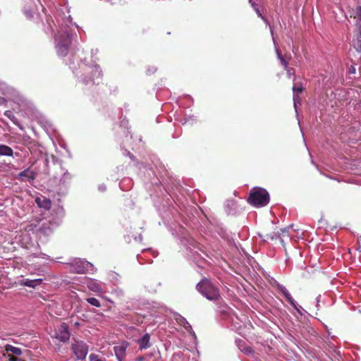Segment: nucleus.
Instances as JSON below:
<instances>
[{"label":"nucleus","mask_w":361,"mask_h":361,"mask_svg":"<svg viewBox=\"0 0 361 361\" xmlns=\"http://www.w3.org/2000/svg\"><path fill=\"white\" fill-rule=\"evenodd\" d=\"M59 24L57 33L55 35V49L59 56H65L67 55L69 47L71 44V37L70 33V25L72 24L71 16L64 20L63 23Z\"/></svg>","instance_id":"f257e3e1"},{"label":"nucleus","mask_w":361,"mask_h":361,"mask_svg":"<svg viewBox=\"0 0 361 361\" xmlns=\"http://www.w3.org/2000/svg\"><path fill=\"white\" fill-rule=\"evenodd\" d=\"M79 69L73 71L74 74L85 84H99L102 79V71L97 65H87L82 62Z\"/></svg>","instance_id":"f03ea898"},{"label":"nucleus","mask_w":361,"mask_h":361,"mask_svg":"<svg viewBox=\"0 0 361 361\" xmlns=\"http://www.w3.org/2000/svg\"><path fill=\"white\" fill-rule=\"evenodd\" d=\"M197 289L209 300H216L220 297L219 289L206 279L197 283Z\"/></svg>","instance_id":"7ed1b4c3"},{"label":"nucleus","mask_w":361,"mask_h":361,"mask_svg":"<svg viewBox=\"0 0 361 361\" xmlns=\"http://www.w3.org/2000/svg\"><path fill=\"white\" fill-rule=\"evenodd\" d=\"M248 201L256 207H264L269 203V195L266 190L256 188L251 191Z\"/></svg>","instance_id":"20e7f679"},{"label":"nucleus","mask_w":361,"mask_h":361,"mask_svg":"<svg viewBox=\"0 0 361 361\" xmlns=\"http://www.w3.org/2000/svg\"><path fill=\"white\" fill-rule=\"evenodd\" d=\"M93 269V265L84 259H75L70 263V271L73 273L82 274L87 271H92Z\"/></svg>","instance_id":"39448f33"},{"label":"nucleus","mask_w":361,"mask_h":361,"mask_svg":"<svg viewBox=\"0 0 361 361\" xmlns=\"http://www.w3.org/2000/svg\"><path fill=\"white\" fill-rule=\"evenodd\" d=\"M72 349L75 355L79 360H82L85 358L88 353L87 345L82 341H77L75 343L73 344Z\"/></svg>","instance_id":"423d86ee"},{"label":"nucleus","mask_w":361,"mask_h":361,"mask_svg":"<svg viewBox=\"0 0 361 361\" xmlns=\"http://www.w3.org/2000/svg\"><path fill=\"white\" fill-rule=\"evenodd\" d=\"M55 336L61 341H67L70 337L68 326L64 323L61 324L56 330Z\"/></svg>","instance_id":"0eeeda50"},{"label":"nucleus","mask_w":361,"mask_h":361,"mask_svg":"<svg viewBox=\"0 0 361 361\" xmlns=\"http://www.w3.org/2000/svg\"><path fill=\"white\" fill-rule=\"evenodd\" d=\"M128 347L127 342H123L114 347V351L118 361H123L126 357V351Z\"/></svg>","instance_id":"6e6552de"},{"label":"nucleus","mask_w":361,"mask_h":361,"mask_svg":"<svg viewBox=\"0 0 361 361\" xmlns=\"http://www.w3.org/2000/svg\"><path fill=\"white\" fill-rule=\"evenodd\" d=\"M87 286L90 290L97 293L98 295L104 293L102 283L97 280L91 279H88L87 281Z\"/></svg>","instance_id":"1a4fd4ad"},{"label":"nucleus","mask_w":361,"mask_h":361,"mask_svg":"<svg viewBox=\"0 0 361 361\" xmlns=\"http://www.w3.org/2000/svg\"><path fill=\"white\" fill-rule=\"evenodd\" d=\"M43 281L42 279H21L18 281L20 286H27L29 288H35L37 286L40 285Z\"/></svg>","instance_id":"9d476101"},{"label":"nucleus","mask_w":361,"mask_h":361,"mask_svg":"<svg viewBox=\"0 0 361 361\" xmlns=\"http://www.w3.org/2000/svg\"><path fill=\"white\" fill-rule=\"evenodd\" d=\"M269 28H270V31H271V37H272V40H273V42H274V47H275V51H276V53L277 54V57L278 59L280 60L281 64L284 67V69L286 70V68H289L288 66V63L286 61V60L283 58L282 55L281 54L278 47H277V43H276V37L274 35V31L271 28V27L269 25Z\"/></svg>","instance_id":"9b49d317"},{"label":"nucleus","mask_w":361,"mask_h":361,"mask_svg":"<svg viewBox=\"0 0 361 361\" xmlns=\"http://www.w3.org/2000/svg\"><path fill=\"white\" fill-rule=\"evenodd\" d=\"M54 226L50 222L47 224H42L37 230L39 235L49 236L53 233Z\"/></svg>","instance_id":"f8f14e48"},{"label":"nucleus","mask_w":361,"mask_h":361,"mask_svg":"<svg viewBox=\"0 0 361 361\" xmlns=\"http://www.w3.org/2000/svg\"><path fill=\"white\" fill-rule=\"evenodd\" d=\"M303 90V87L302 85H297L296 84H295L293 87V102H294V107H295V111L296 113L298 112L297 111V104H300V101H299V97L298 94H295V92H302Z\"/></svg>","instance_id":"ddd939ff"},{"label":"nucleus","mask_w":361,"mask_h":361,"mask_svg":"<svg viewBox=\"0 0 361 361\" xmlns=\"http://www.w3.org/2000/svg\"><path fill=\"white\" fill-rule=\"evenodd\" d=\"M5 351L8 355H11L18 356L22 354V350L20 348H17L9 344L5 345Z\"/></svg>","instance_id":"4468645a"},{"label":"nucleus","mask_w":361,"mask_h":361,"mask_svg":"<svg viewBox=\"0 0 361 361\" xmlns=\"http://www.w3.org/2000/svg\"><path fill=\"white\" fill-rule=\"evenodd\" d=\"M137 343L140 349H147L150 346L149 335L145 334L141 338L137 340Z\"/></svg>","instance_id":"2eb2a0df"},{"label":"nucleus","mask_w":361,"mask_h":361,"mask_svg":"<svg viewBox=\"0 0 361 361\" xmlns=\"http://www.w3.org/2000/svg\"><path fill=\"white\" fill-rule=\"evenodd\" d=\"M35 202L39 207L44 208L45 209H49L51 208V202L47 198L44 197L43 199H41L37 197L36 198Z\"/></svg>","instance_id":"dca6fc26"},{"label":"nucleus","mask_w":361,"mask_h":361,"mask_svg":"<svg viewBox=\"0 0 361 361\" xmlns=\"http://www.w3.org/2000/svg\"><path fill=\"white\" fill-rule=\"evenodd\" d=\"M19 176L28 180H32L35 178V173L29 169L20 172Z\"/></svg>","instance_id":"f3484780"},{"label":"nucleus","mask_w":361,"mask_h":361,"mask_svg":"<svg viewBox=\"0 0 361 361\" xmlns=\"http://www.w3.org/2000/svg\"><path fill=\"white\" fill-rule=\"evenodd\" d=\"M13 154V149L5 145H0V155L1 156H8L12 157Z\"/></svg>","instance_id":"a211bd4d"},{"label":"nucleus","mask_w":361,"mask_h":361,"mask_svg":"<svg viewBox=\"0 0 361 361\" xmlns=\"http://www.w3.org/2000/svg\"><path fill=\"white\" fill-rule=\"evenodd\" d=\"M228 319L231 322V325L233 326L234 329H235V330L240 329V328L241 327V325L240 323V319L236 315H235V314L229 315V317Z\"/></svg>","instance_id":"6ab92c4d"},{"label":"nucleus","mask_w":361,"mask_h":361,"mask_svg":"<svg viewBox=\"0 0 361 361\" xmlns=\"http://www.w3.org/2000/svg\"><path fill=\"white\" fill-rule=\"evenodd\" d=\"M354 48L358 51L361 52V32L360 31L356 37L353 41Z\"/></svg>","instance_id":"aec40b11"},{"label":"nucleus","mask_w":361,"mask_h":361,"mask_svg":"<svg viewBox=\"0 0 361 361\" xmlns=\"http://www.w3.org/2000/svg\"><path fill=\"white\" fill-rule=\"evenodd\" d=\"M283 296L286 298L288 302H290V304L294 307V309L296 310L298 312H300V307L298 306L296 302L292 298L288 290L283 294Z\"/></svg>","instance_id":"412c9836"},{"label":"nucleus","mask_w":361,"mask_h":361,"mask_svg":"<svg viewBox=\"0 0 361 361\" xmlns=\"http://www.w3.org/2000/svg\"><path fill=\"white\" fill-rule=\"evenodd\" d=\"M250 4H251L252 7L255 11L256 13L259 17H260L267 24H268V22L267 19L262 15V13L259 11V8L257 7V4L254 1V0H249Z\"/></svg>","instance_id":"4be33fe9"},{"label":"nucleus","mask_w":361,"mask_h":361,"mask_svg":"<svg viewBox=\"0 0 361 361\" xmlns=\"http://www.w3.org/2000/svg\"><path fill=\"white\" fill-rule=\"evenodd\" d=\"M87 302L97 307H99L101 306L100 302L95 298H87Z\"/></svg>","instance_id":"5701e85b"},{"label":"nucleus","mask_w":361,"mask_h":361,"mask_svg":"<svg viewBox=\"0 0 361 361\" xmlns=\"http://www.w3.org/2000/svg\"><path fill=\"white\" fill-rule=\"evenodd\" d=\"M186 249L190 252V253H188L190 257H192L194 259H197L196 255H198L197 250H194L192 248V247H190L189 245L187 246Z\"/></svg>","instance_id":"b1692460"},{"label":"nucleus","mask_w":361,"mask_h":361,"mask_svg":"<svg viewBox=\"0 0 361 361\" xmlns=\"http://www.w3.org/2000/svg\"><path fill=\"white\" fill-rule=\"evenodd\" d=\"M90 361H105V359H102L99 357V355L95 354H90L89 356Z\"/></svg>","instance_id":"393cba45"},{"label":"nucleus","mask_w":361,"mask_h":361,"mask_svg":"<svg viewBox=\"0 0 361 361\" xmlns=\"http://www.w3.org/2000/svg\"><path fill=\"white\" fill-rule=\"evenodd\" d=\"M186 330L190 332L192 336H195V332L192 331L191 325L187 322V320H184V324L183 326Z\"/></svg>","instance_id":"a878e982"},{"label":"nucleus","mask_w":361,"mask_h":361,"mask_svg":"<svg viewBox=\"0 0 361 361\" xmlns=\"http://www.w3.org/2000/svg\"><path fill=\"white\" fill-rule=\"evenodd\" d=\"M4 115L13 122L16 119L13 114L10 111H5Z\"/></svg>","instance_id":"bb28decb"},{"label":"nucleus","mask_w":361,"mask_h":361,"mask_svg":"<svg viewBox=\"0 0 361 361\" xmlns=\"http://www.w3.org/2000/svg\"><path fill=\"white\" fill-rule=\"evenodd\" d=\"M276 287L278 288V290L283 295L286 292L288 291V290L286 289V288L285 286H283V285L277 283H276Z\"/></svg>","instance_id":"cd10ccee"},{"label":"nucleus","mask_w":361,"mask_h":361,"mask_svg":"<svg viewBox=\"0 0 361 361\" xmlns=\"http://www.w3.org/2000/svg\"><path fill=\"white\" fill-rule=\"evenodd\" d=\"M8 361H23L21 358H19V357H18L16 356H14V355H8Z\"/></svg>","instance_id":"c85d7f7f"},{"label":"nucleus","mask_w":361,"mask_h":361,"mask_svg":"<svg viewBox=\"0 0 361 361\" xmlns=\"http://www.w3.org/2000/svg\"><path fill=\"white\" fill-rule=\"evenodd\" d=\"M356 16L360 20H361V6H359L357 8Z\"/></svg>","instance_id":"c756f323"},{"label":"nucleus","mask_w":361,"mask_h":361,"mask_svg":"<svg viewBox=\"0 0 361 361\" xmlns=\"http://www.w3.org/2000/svg\"><path fill=\"white\" fill-rule=\"evenodd\" d=\"M287 75L290 78L294 74V70L292 68H288L286 69Z\"/></svg>","instance_id":"7c9ffc66"},{"label":"nucleus","mask_w":361,"mask_h":361,"mask_svg":"<svg viewBox=\"0 0 361 361\" xmlns=\"http://www.w3.org/2000/svg\"><path fill=\"white\" fill-rule=\"evenodd\" d=\"M35 257H41L42 259H49V257L48 255H47L46 254H44V253H40L39 255H35Z\"/></svg>","instance_id":"2f4dec72"},{"label":"nucleus","mask_w":361,"mask_h":361,"mask_svg":"<svg viewBox=\"0 0 361 361\" xmlns=\"http://www.w3.org/2000/svg\"><path fill=\"white\" fill-rule=\"evenodd\" d=\"M106 185L104 184H101L99 185L98 189L101 192H104L106 190Z\"/></svg>","instance_id":"473e14b6"},{"label":"nucleus","mask_w":361,"mask_h":361,"mask_svg":"<svg viewBox=\"0 0 361 361\" xmlns=\"http://www.w3.org/2000/svg\"><path fill=\"white\" fill-rule=\"evenodd\" d=\"M156 71V68L154 67H152V69L148 68L147 71V74L153 73Z\"/></svg>","instance_id":"72a5a7b5"},{"label":"nucleus","mask_w":361,"mask_h":361,"mask_svg":"<svg viewBox=\"0 0 361 361\" xmlns=\"http://www.w3.org/2000/svg\"><path fill=\"white\" fill-rule=\"evenodd\" d=\"M25 14L26 15V16L27 18H32V12H30V11H25Z\"/></svg>","instance_id":"f704fd0d"},{"label":"nucleus","mask_w":361,"mask_h":361,"mask_svg":"<svg viewBox=\"0 0 361 361\" xmlns=\"http://www.w3.org/2000/svg\"><path fill=\"white\" fill-rule=\"evenodd\" d=\"M184 320H186L185 318L180 317V319H179V324L182 326H183L184 324Z\"/></svg>","instance_id":"c9c22d12"},{"label":"nucleus","mask_w":361,"mask_h":361,"mask_svg":"<svg viewBox=\"0 0 361 361\" xmlns=\"http://www.w3.org/2000/svg\"><path fill=\"white\" fill-rule=\"evenodd\" d=\"M245 353H251L252 352V349L250 348V347H247L245 349Z\"/></svg>","instance_id":"e433bc0d"},{"label":"nucleus","mask_w":361,"mask_h":361,"mask_svg":"<svg viewBox=\"0 0 361 361\" xmlns=\"http://www.w3.org/2000/svg\"><path fill=\"white\" fill-rule=\"evenodd\" d=\"M190 245L193 247V248H195L196 247V242L194 241L193 240H191L190 242Z\"/></svg>","instance_id":"4c0bfd02"},{"label":"nucleus","mask_w":361,"mask_h":361,"mask_svg":"<svg viewBox=\"0 0 361 361\" xmlns=\"http://www.w3.org/2000/svg\"><path fill=\"white\" fill-rule=\"evenodd\" d=\"M359 247H357V250H359L360 252H361V238L359 239Z\"/></svg>","instance_id":"58836bf2"},{"label":"nucleus","mask_w":361,"mask_h":361,"mask_svg":"<svg viewBox=\"0 0 361 361\" xmlns=\"http://www.w3.org/2000/svg\"><path fill=\"white\" fill-rule=\"evenodd\" d=\"M320 298H321V295H319L317 297V298H316V300H317V304L319 302Z\"/></svg>","instance_id":"ea45409f"},{"label":"nucleus","mask_w":361,"mask_h":361,"mask_svg":"<svg viewBox=\"0 0 361 361\" xmlns=\"http://www.w3.org/2000/svg\"><path fill=\"white\" fill-rule=\"evenodd\" d=\"M126 154L129 155V156H130V157L132 159H133L134 157H133V155H132V154H130V152H127V151H126Z\"/></svg>","instance_id":"a19ab883"},{"label":"nucleus","mask_w":361,"mask_h":361,"mask_svg":"<svg viewBox=\"0 0 361 361\" xmlns=\"http://www.w3.org/2000/svg\"><path fill=\"white\" fill-rule=\"evenodd\" d=\"M288 228H284V229H281V233H286V231H288Z\"/></svg>","instance_id":"79ce46f5"},{"label":"nucleus","mask_w":361,"mask_h":361,"mask_svg":"<svg viewBox=\"0 0 361 361\" xmlns=\"http://www.w3.org/2000/svg\"><path fill=\"white\" fill-rule=\"evenodd\" d=\"M351 71L355 72V68H353V69H351Z\"/></svg>","instance_id":"37998d69"},{"label":"nucleus","mask_w":361,"mask_h":361,"mask_svg":"<svg viewBox=\"0 0 361 361\" xmlns=\"http://www.w3.org/2000/svg\"><path fill=\"white\" fill-rule=\"evenodd\" d=\"M351 71L355 72V68H353V69H351Z\"/></svg>","instance_id":"c03bdc74"}]
</instances>
